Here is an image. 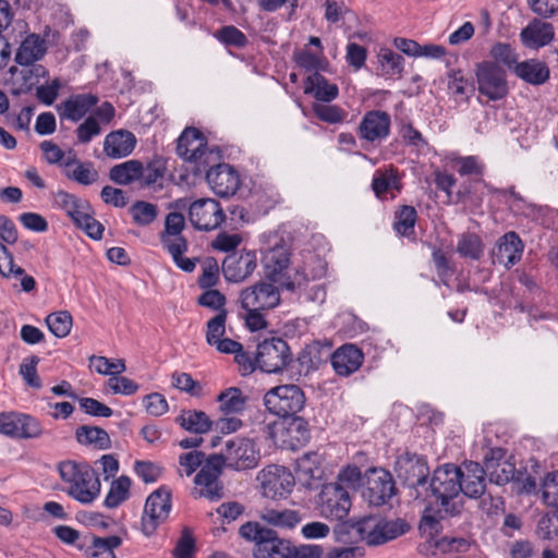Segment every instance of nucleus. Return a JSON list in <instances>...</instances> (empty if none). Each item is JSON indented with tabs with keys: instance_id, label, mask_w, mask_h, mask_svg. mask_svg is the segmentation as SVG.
Segmentation results:
<instances>
[{
	"instance_id": "obj_8",
	"label": "nucleus",
	"mask_w": 558,
	"mask_h": 558,
	"mask_svg": "<svg viewBox=\"0 0 558 558\" xmlns=\"http://www.w3.org/2000/svg\"><path fill=\"white\" fill-rule=\"evenodd\" d=\"M209 458L218 459L220 470L225 465L234 471H246L258 465L260 456L259 449L252 439L234 437L226 441L219 454H211Z\"/></svg>"
},
{
	"instance_id": "obj_60",
	"label": "nucleus",
	"mask_w": 558,
	"mask_h": 558,
	"mask_svg": "<svg viewBox=\"0 0 558 558\" xmlns=\"http://www.w3.org/2000/svg\"><path fill=\"white\" fill-rule=\"evenodd\" d=\"M460 175H482L484 165L476 156L458 157L453 160Z\"/></svg>"
},
{
	"instance_id": "obj_41",
	"label": "nucleus",
	"mask_w": 558,
	"mask_h": 558,
	"mask_svg": "<svg viewBox=\"0 0 558 558\" xmlns=\"http://www.w3.org/2000/svg\"><path fill=\"white\" fill-rule=\"evenodd\" d=\"M372 187L377 197H383L389 190H400V178L397 170L393 167L377 170L373 178Z\"/></svg>"
},
{
	"instance_id": "obj_36",
	"label": "nucleus",
	"mask_w": 558,
	"mask_h": 558,
	"mask_svg": "<svg viewBox=\"0 0 558 558\" xmlns=\"http://www.w3.org/2000/svg\"><path fill=\"white\" fill-rule=\"evenodd\" d=\"M75 437L81 445L92 446L98 450H106L111 447L109 434L98 426H78L75 432Z\"/></svg>"
},
{
	"instance_id": "obj_38",
	"label": "nucleus",
	"mask_w": 558,
	"mask_h": 558,
	"mask_svg": "<svg viewBox=\"0 0 558 558\" xmlns=\"http://www.w3.org/2000/svg\"><path fill=\"white\" fill-rule=\"evenodd\" d=\"M142 161L131 159L122 163L113 166L109 171L111 181L119 185H130L134 182L140 183L142 174Z\"/></svg>"
},
{
	"instance_id": "obj_1",
	"label": "nucleus",
	"mask_w": 558,
	"mask_h": 558,
	"mask_svg": "<svg viewBox=\"0 0 558 558\" xmlns=\"http://www.w3.org/2000/svg\"><path fill=\"white\" fill-rule=\"evenodd\" d=\"M239 533L246 541L254 542L255 558H320L323 549L318 545H294L290 539L258 522L244 523Z\"/></svg>"
},
{
	"instance_id": "obj_17",
	"label": "nucleus",
	"mask_w": 558,
	"mask_h": 558,
	"mask_svg": "<svg viewBox=\"0 0 558 558\" xmlns=\"http://www.w3.org/2000/svg\"><path fill=\"white\" fill-rule=\"evenodd\" d=\"M189 219L195 229L208 232L218 229L226 220V215L218 201L199 198L190 205Z\"/></svg>"
},
{
	"instance_id": "obj_10",
	"label": "nucleus",
	"mask_w": 558,
	"mask_h": 558,
	"mask_svg": "<svg viewBox=\"0 0 558 558\" xmlns=\"http://www.w3.org/2000/svg\"><path fill=\"white\" fill-rule=\"evenodd\" d=\"M264 404L269 412L281 417H290L304 408L305 396L296 385H281L266 392Z\"/></svg>"
},
{
	"instance_id": "obj_46",
	"label": "nucleus",
	"mask_w": 558,
	"mask_h": 558,
	"mask_svg": "<svg viewBox=\"0 0 558 558\" xmlns=\"http://www.w3.org/2000/svg\"><path fill=\"white\" fill-rule=\"evenodd\" d=\"M296 471L305 481L317 480L322 476L320 457L316 452L305 453L298 460Z\"/></svg>"
},
{
	"instance_id": "obj_20",
	"label": "nucleus",
	"mask_w": 558,
	"mask_h": 558,
	"mask_svg": "<svg viewBox=\"0 0 558 558\" xmlns=\"http://www.w3.org/2000/svg\"><path fill=\"white\" fill-rule=\"evenodd\" d=\"M390 126L391 119L386 111L371 110L363 116L357 133L368 143H380L389 136Z\"/></svg>"
},
{
	"instance_id": "obj_19",
	"label": "nucleus",
	"mask_w": 558,
	"mask_h": 558,
	"mask_svg": "<svg viewBox=\"0 0 558 558\" xmlns=\"http://www.w3.org/2000/svg\"><path fill=\"white\" fill-rule=\"evenodd\" d=\"M43 428L33 416L20 412L0 413V434L10 438L28 439L40 436Z\"/></svg>"
},
{
	"instance_id": "obj_56",
	"label": "nucleus",
	"mask_w": 558,
	"mask_h": 558,
	"mask_svg": "<svg viewBox=\"0 0 558 558\" xmlns=\"http://www.w3.org/2000/svg\"><path fill=\"white\" fill-rule=\"evenodd\" d=\"M490 56L496 62L502 63L512 71L514 70V65L519 63L517 52L506 43L495 44L490 49Z\"/></svg>"
},
{
	"instance_id": "obj_25",
	"label": "nucleus",
	"mask_w": 558,
	"mask_h": 558,
	"mask_svg": "<svg viewBox=\"0 0 558 558\" xmlns=\"http://www.w3.org/2000/svg\"><path fill=\"white\" fill-rule=\"evenodd\" d=\"M277 434L282 445L292 450L306 445L311 439L308 423L296 415L288 417Z\"/></svg>"
},
{
	"instance_id": "obj_12",
	"label": "nucleus",
	"mask_w": 558,
	"mask_h": 558,
	"mask_svg": "<svg viewBox=\"0 0 558 558\" xmlns=\"http://www.w3.org/2000/svg\"><path fill=\"white\" fill-rule=\"evenodd\" d=\"M257 366L265 373H280L292 361L289 344L280 337L266 338L257 344Z\"/></svg>"
},
{
	"instance_id": "obj_23",
	"label": "nucleus",
	"mask_w": 558,
	"mask_h": 558,
	"mask_svg": "<svg viewBox=\"0 0 558 558\" xmlns=\"http://www.w3.org/2000/svg\"><path fill=\"white\" fill-rule=\"evenodd\" d=\"M257 267L254 252L232 253L222 262V272L230 282H241L250 277Z\"/></svg>"
},
{
	"instance_id": "obj_39",
	"label": "nucleus",
	"mask_w": 558,
	"mask_h": 558,
	"mask_svg": "<svg viewBox=\"0 0 558 558\" xmlns=\"http://www.w3.org/2000/svg\"><path fill=\"white\" fill-rule=\"evenodd\" d=\"M121 544L122 539L117 535L108 537L92 535L90 544L87 546L85 554L88 558H116L113 549Z\"/></svg>"
},
{
	"instance_id": "obj_32",
	"label": "nucleus",
	"mask_w": 558,
	"mask_h": 558,
	"mask_svg": "<svg viewBox=\"0 0 558 558\" xmlns=\"http://www.w3.org/2000/svg\"><path fill=\"white\" fill-rule=\"evenodd\" d=\"M136 138L130 131L119 130L109 133L104 142L105 154L113 159L129 156L135 148Z\"/></svg>"
},
{
	"instance_id": "obj_37",
	"label": "nucleus",
	"mask_w": 558,
	"mask_h": 558,
	"mask_svg": "<svg viewBox=\"0 0 558 558\" xmlns=\"http://www.w3.org/2000/svg\"><path fill=\"white\" fill-rule=\"evenodd\" d=\"M177 423L194 434H205L211 429L214 424L205 412L197 410H182L177 417Z\"/></svg>"
},
{
	"instance_id": "obj_13",
	"label": "nucleus",
	"mask_w": 558,
	"mask_h": 558,
	"mask_svg": "<svg viewBox=\"0 0 558 558\" xmlns=\"http://www.w3.org/2000/svg\"><path fill=\"white\" fill-rule=\"evenodd\" d=\"M363 485L362 496L372 506L386 505L397 494L391 473L381 468L368 469Z\"/></svg>"
},
{
	"instance_id": "obj_24",
	"label": "nucleus",
	"mask_w": 558,
	"mask_h": 558,
	"mask_svg": "<svg viewBox=\"0 0 558 558\" xmlns=\"http://www.w3.org/2000/svg\"><path fill=\"white\" fill-rule=\"evenodd\" d=\"M364 354L356 345L348 343L338 348L330 356L335 373L348 377L355 373L363 364Z\"/></svg>"
},
{
	"instance_id": "obj_28",
	"label": "nucleus",
	"mask_w": 558,
	"mask_h": 558,
	"mask_svg": "<svg viewBox=\"0 0 558 558\" xmlns=\"http://www.w3.org/2000/svg\"><path fill=\"white\" fill-rule=\"evenodd\" d=\"M523 242L514 231L505 233L497 242L494 257L506 268H511L520 262L523 253Z\"/></svg>"
},
{
	"instance_id": "obj_30",
	"label": "nucleus",
	"mask_w": 558,
	"mask_h": 558,
	"mask_svg": "<svg viewBox=\"0 0 558 558\" xmlns=\"http://www.w3.org/2000/svg\"><path fill=\"white\" fill-rule=\"evenodd\" d=\"M399 477L403 478L409 487L424 485L429 472L426 460L422 457L413 456L398 462Z\"/></svg>"
},
{
	"instance_id": "obj_33",
	"label": "nucleus",
	"mask_w": 558,
	"mask_h": 558,
	"mask_svg": "<svg viewBox=\"0 0 558 558\" xmlns=\"http://www.w3.org/2000/svg\"><path fill=\"white\" fill-rule=\"evenodd\" d=\"M304 93L311 94L318 101L330 102L339 95V88L318 72L308 75L304 82Z\"/></svg>"
},
{
	"instance_id": "obj_5",
	"label": "nucleus",
	"mask_w": 558,
	"mask_h": 558,
	"mask_svg": "<svg viewBox=\"0 0 558 558\" xmlns=\"http://www.w3.org/2000/svg\"><path fill=\"white\" fill-rule=\"evenodd\" d=\"M57 207L64 210L73 223L84 230V232L94 240L102 238L104 226L94 218V211L90 204L74 194L65 191H58L53 196Z\"/></svg>"
},
{
	"instance_id": "obj_49",
	"label": "nucleus",
	"mask_w": 558,
	"mask_h": 558,
	"mask_svg": "<svg viewBox=\"0 0 558 558\" xmlns=\"http://www.w3.org/2000/svg\"><path fill=\"white\" fill-rule=\"evenodd\" d=\"M416 218L417 214L414 207L402 206L400 210L396 213L395 230L403 236L412 234L414 232Z\"/></svg>"
},
{
	"instance_id": "obj_40",
	"label": "nucleus",
	"mask_w": 558,
	"mask_h": 558,
	"mask_svg": "<svg viewBox=\"0 0 558 558\" xmlns=\"http://www.w3.org/2000/svg\"><path fill=\"white\" fill-rule=\"evenodd\" d=\"M219 410L226 414H239L245 410L247 397L236 387H230L217 397Z\"/></svg>"
},
{
	"instance_id": "obj_48",
	"label": "nucleus",
	"mask_w": 558,
	"mask_h": 558,
	"mask_svg": "<svg viewBox=\"0 0 558 558\" xmlns=\"http://www.w3.org/2000/svg\"><path fill=\"white\" fill-rule=\"evenodd\" d=\"M49 330L58 338L66 337L72 328V316L68 311L49 314L46 317Z\"/></svg>"
},
{
	"instance_id": "obj_59",
	"label": "nucleus",
	"mask_w": 558,
	"mask_h": 558,
	"mask_svg": "<svg viewBox=\"0 0 558 558\" xmlns=\"http://www.w3.org/2000/svg\"><path fill=\"white\" fill-rule=\"evenodd\" d=\"M195 553V539L189 527H184L173 549L174 558H193Z\"/></svg>"
},
{
	"instance_id": "obj_47",
	"label": "nucleus",
	"mask_w": 558,
	"mask_h": 558,
	"mask_svg": "<svg viewBox=\"0 0 558 558\" xmlns=\"http://www.w3.org/2000/svg\"><path fill=\"white\" fill-rule=\"evenodd\" d=\"M378 61L387 76L400 75L403 71V57L391 49L381 48L378 53Z\"/></svg>"
},
{
	"instance_id": "obj_43",
	"label": "nucleus",
	"mask_w": 558,
	"mask_h": 558,
	"mask_svg": "<svg viewBox=\"0 0 558 558\" xmlns=\"http://www.w3.org/2000/svg\"><path fill=\"white\" fill-rule=\"evenodd\" d=\"M457 252L461 257L477 260L484 253L483 241L476 233H463L458 241Z\"/></svg>"
},
{
	"instance_id": "obj_31",
	"label": "nucleus",
	"mask_w": 558,
	"mask_h": 558,
	"mask_svg": "<svg viewBox=\"0 0 558 558\" xmlns=\"http://www.w3.org/2000/svg\"><path fill=\"white\" fill-rule=\"evenodd\" d=\"M94 94L72 95L59 106V114L63 119L78 121L98 102Z\"/></svg>"
},
{
	"instance_id": "obj_18",
	"label": "nucleus",
	"mask_w": 558,
	"mask_h": 558,
	"mask_svg": "<svg viewBox=\"0 0 558 558\" xmlns=\"http://www.w3.org/2000/svg\"><path fill=\"white\" fill-rule=\"evenodd\" d=\"M240 303L245 311H269L280 303V292L274 282L259 281L242 290Z\"/></svg>"
},
{
	"instance_id": "obj_27",
	"label": "nucleus",
	"mask_w": 558,
	"mask_h": 558,
	"mask_svg": "<svg viewBox=\"0 0 558 558\" xmlns=\"http://www.w3.org/2000/svg\"><path fill=\"white\" fill-rule=\"evenodd\" d=\"M461 493L470 498H478L485 493L486 488V471L477 462H466L461 469Z\"/></svg>"
},
{
	"instance_id": "obj_21",
	"label": "nucleus",
	"mask_w": 558,
	"mask_h": 558,
	"mask_svg": "<svg viewBox=\"0 0 558 558\" xmlns=\"http://www.w3.org/2000/svg\"><path fill=\"white\" fill-rule=\"evenodd\" d=\"M221 470L217 458H208L194 478L199 487L198 496L209 500H218L222 497L223 487L219 482Z\"/></svg>"
},
{
	"instance_id": "obj_53",
	"label": "nucleus",
	"mask_w": 558,
	"mask_h": 558,
	"mask_svg": "<svg viewBox=\"0 0 558 558\" xmlns=\"http://www.w3.org/2000/svg\"><path fill=\"white\" fill-rule=\"evenodd\" d=\"M215 37L226 46L243 48L248 40L246 35L233 25L222 26L217 31Z\"/></svg>"
},
{
	"instance_id": "obj_64",
	"label": "nucleus",
	"mask_w": 558,
	"mask_h": 558,
	"mask_svg": "<svg viewBox=\"0 0 558 558\" xmlns=\"http://www.w3.org/2000/svg\"><path fill=\"white\" fill-rule=\"evenodd\" d=\"M533 13L549 19L558 14V0H526Z\"/></svg>"
},
{
	"instance_id": "obj_51",
	"label": "nucleus",
	"mask_w": 558,
	"mask_h": 558,
	"mask_svg": "<svg viewBox=\"0 0 558 558\" xmlns=\"http://www.w3.org/2000/svg\"><path fill=\"white\" fill-rule=\"evenodd\" d=\"M314 114L322 121L336 124L347 118V112L336 105L316 102L312 107Z\"/></svg>"
},
{
	"instance_id": "obj_6",
	"label": "nucleus",
	"mask_w": 558,
	"mask_h": 558,
	"mask_svg": "<svg viewBox=\"0 0 558 558\" xmlns=\"http://www.w3.org/2000/svg\"><path fill=\"white\" fill-rule=\"evenodd\" d=\"M461 468L454 464H445L437 468L430 480L432 495L440 502L442 510L450 514L456 515L460 512L456 502H451L460 493L461 485Z\"/></svg>"
},
{
	"instance_id": "obj_57",
	"label": "nucleus",
	"mask_w": 558,
	"mask_h": 558,
	"mask_svg": "<svg viewBox=\"0 0 558 558\" xmlns=\"http://www.w3.org/2000/svg\"><path fill=\"white\" fill-rule=\"evenodd\" d=\"M542 499L547 506L558 508V471L548 473L544 478Z\"/></svg>"
},
{
	"instance_id": "obj_11",
	"label": "nucleus",
	"mask_w": 558,
	"mask_h": 558,
	"mask_svg": "<svg viewBox=\"0 0 558 558\" xmlns=\"http://www.w3.org/2000/svg\"><path fill=\"white\" fill-rule=\"evenodd\" d=\"M475 76L480 96L489 101L504 99L508 93L506 71L496 62L483 61L476 65Z\"/></svg>"
},
{
	"instance_id": "obj_3",
	"label": "nucleus",
	"mask_w": 558,
	"mask_h": 558,
	"mask_svg": "<svg viewBox=\"0 0 558 558\" xmlns=\"http://www.w3.org/2000/svg\"><path fill=\"white\" fill-rule=\"evenodd\" d=\"M60 477L66 484V493L81 504H92L100 494V480L87 463L73 460L62 461L58 465Z\"/></svg>"
},
{
	"instance_id": "obj_26",
	"label": "nucleus",
	"mask_w": 558,
	"mask_h": 558,
	"mask_svg": "<svg viewBox=\"0 0 558 558\" xmlns=\"http://www.w3.org/2000/svg\"><path fill=\"white\" fill-rule=\"evenodd\" d=\"M554 38V25L541 19H533L520 32L521 43L529 49H539L545 47L549 45Z\"/></svg>"
},
{
	"instance_id": "obj_44",
	"label": "nucleus",
	"mask_w": 558,
	"mask_h": 558,
	"mask_svg": "<svg viewBox=\"0 0 558 558\" xmlns=\"http://www.w3.org/2000/svg\"><path fill=\"white\" fill-rule=\"evenodd\" d=\"M26 66L20 72L22 83L19 87L12 89L13 95L28 93L39 82V78L48 74V71L41 64L32 63Z\"/></svg>"
},
{
	"instance_id": "obj_35",
	"label": "nucleus",
	"mask_w": 558,
	"mask_h": 558,
	"mask_svg": "<svg viewBox=\"0 0 558 558\" xmlns=\"http://www.w3.org/2000/svg\"><path fill=\"white\" fill-rule=\"evenodd\" d=\"M46 52L45 43L38 35L27 36L19 47L15 61L21 65H29L41 59Z\"/></svg>"
},
{
	"instance_id": "obj_14",
	"label": "nucleus",
	"mask_w": 558,
	"mask_h": 558,
	"mask_svg": "<svg viewBox=\"0 0 558 558\" xmlns=\"http://www.w3.org/2000/svg\"><path fill=\"white\" fill-rule=\"evenodd\" d=\"M351 508L349 492L338 482L325 484L317 497V509L329 520H343Z\"/></svg>"
},
{
	"instance_id": "obj_16",
	"label": "nucleus",
	"mask_w": 558,
	"mask_h": 558,
	"mask_svg": "<svg viewBox=\"0 0 558 558\" xmlns=\"http://www.w3.org/2000/svg\"><path fill=\"white\" fill-rule=\"evenodd\" d=\"M171 510L170 490L161 487L151 493L146 499L142 517V532L151 536L157 527L163 523Z\"/></svg>"
},
{
	"instance_id": "obj_2",
	"label": "nucleus",
	"mask_w": 558,
	"mask_h": 558,
	"mask_svg": "<svg viewBox=\"0 0 558 558\" xmlns=\"http://www.w3.org/2000/svg\"><path fill=\"white\" fill-rule=\"evenodd\" d=\"M262 263L266 278L287 291H301L310 281V277L304 270L296 269L293 277L287 274L286 270L290 264V248L278 235H274L272 243L264 248Z\"/></svg>"
},
{
	"instance_id": "obj_42",
	"label": "nucleus",
	"mask_w": 558,
	"mask_h": 558,
	"mask_svg": "<svg viewBox=\"0 0 558 558\" xmlns=\"http://www.w3.org/2000/svg\"><path fill=\"white\" fill-rule=\"evenodd\" d=\"M131 480L126 475L112 481L110 489L105 498L104 505L107 508H117L130 496Z\"/></svg>"
},
{
	"instance_id": "obj_61",
	"label": "nucleus",
	"mask_w": 558,
	"mask_h": 558,
	"mask_svg": "<svg viewBox=\"0 0 558 558\" xmlns=\"http://www.w3.org/2000/svg\"><path fill=\"white\" fill-rule=\"evenodd\" d=\"M108 387L113 393H121L125 396L134 395L138 390V385L124 376H112L107 381Z\"/></svg>"
},
{
	"instance_id": "obj_54",
	"label": "nucleus",
	"mask_w": 558,
	"mask_h": 558,
	"mask_svg": "<svg viewBox=\"0 0 558 558\" xmlns=\"http://www.w3.org/2000/svg\"><path fill=\"white\" fill-rule=\"evenodd\" d=\"M227 311L222 310L206 324V342L214 345L226 332Z\"/></svg>"
},
{
	"instance_id": "obj_15",
	"label": "nucleus",
	"mask_w": 558,
	"mask_h": 558,
	"mask_svg": "<svg viewBox=\"0 0 558 558\" xmlns=\"http://www.w3.org/2000/svg\"><path fill=\"white\" fill-rule=\"evenodd\" d=\"M262 495L270 499L286 498L294 486L292 473L284 466L271 464L257 474Z\"/></svg>"
},
{
	"instance_id": "obj_45",
	"label": "nucleus",
	"mask_w": 558,
	"mask_h": 558,
	"mask_svg": "<svg viewBox=\"0 0 558 558\" xmlns=\"http://www.w3.org/2000/svg\"><path fill=\"white\" fill-rule=\"evenodd\" d=\"M142 174L140 179L141 187H151L161 180L166 172V166L161 158H154L145 166L142 162Z\"/></svg>"
},
{
	"instance_id": "obj_58",
	"label": "nucleus",
	"mask_w": 558,
	"mask_h": 558,
	"mask_svg": "<svg viewBox=\"0 0 558 558\" xmlns=\"http://www.w3.org/2000/svg\"><path fill=\"white\" fill-rule=\"evenodd\" d=\"M488 473L489 481L497 484L502 485L512 480H514L515 468L512 463L507 461H502L501 463H496L494 469L485 470Z\"/></svg>"
},
{
	"instance_id": "obj_55",
	"label": "nucleus",
	"mask_w": 558,
	"mask_h": 558,
	"mask_svg": "<svg viewBox=\"0 0 558 558\" xmlns=\"http://www.w3.org/2000/svg\"><path fill=\"white\" fill-rule=\"evenodd\" d=\"M66 175L82 185H90L98 179V172L94 169L92 162L77 161L75 168Z\"/></svg>"
},
{
	"instance_id": "obj_22",
	"label": "nucleus",
	"mask_w": 558,
	"mask_h": 558,
	"mask_svg": "<svg viewBox=\"0 0 558 558\" xmlns=\"http://www.w3.org/2000/svg\"><path fill=\"white\" fill-rule=\"evenodd\" d=\"M206 180L213 192L221 197L235 194L241 183L238 172L227 163L211 167L206 172Z\"/></svg>"
},
{
	"instance_id": "obj_4",
	"label": "nucleus",
	"mask_w": 558,
	"mask_h": 558,
	"mask_svg": "<svg viewBox=\"0 0 558 558\" xmlns=\"http://www.w3.org/2000/svg\"><path fill=\"white\" fill-rule=\"evenodd\" d=\"M185 228V217L178 211L169 213L165 220V230L160 234L163 248L171 255L174 264L186 272H192L198 258L183 257L187 251V240L181 234Z\"/></svg>"
},
{
	"instance_id": "obj_9",
	"label": "nucleus",
	"mask_w": 558,
	"mask_h": 558,
	"mask_svg": "<svg viewBox=\"0 0 558 558\" xmlns=\"http://www.w3.org/2000/svg\"><path fill=\"white\" fill-rule=\"evenodd\" d=\"M177 154L197 170L206 169L214 159V149L208 148L205 135L196 128H186L177 141Z\"/></svg>"
},
{
	"instance_id": "obj_7",
	"label": "nucleus",
	"mask_w": 558,
	"mask_h": 558,
	"mask_svg": "<svg viewBox=\"0 0 558 558\" xmlns=\"http://www.w3.org/2000/svg\"><path fill=\"white\" fill-rule=\"evenodd\" d=\"M352 527L367 545L377 546L405 534L410 525L402 519L387 521L369 515L355 521Z\"/></svg>"
},
{
	"instance_id": "obj_29",
	"label": "nucleus",
	"mask_w": 558,
	"mask_h": 558,
	"mask_svg": "<svg viewBox=\"0 0 558 558\" xmlns=\"http://www.w3.org/2000/svg\"><path fill=\"white\" fill-rule=\"evenodd\" d=\"M513 73L517 77L533 86H541L547 83L550 77L548 64L536 58L519 62L514 65Z\"/></svg>"
},
{
	"instance_id": "obj_63",
	"label": "nucleus",
	"mask_w": 558,
	"mask_h": 558,
	"mask_svg": "<svg viewBox=\"0 0 558 558\" xmlns=\"http://www.w3.org/2000/svg\"><path fill=\"white\" fill-rule=\"evenodd\" d=\"M134 471L145 483H154L161 475V468L150 461H135Z\"/></svg>"
},
{
	"instance_id": "obj_52",
	"label": "nucleus",
	"mask_w": 558,
	"mask_h": 558,
	"mask_svg": "<svg viewBox=\"0 0 558 558\" xmlns=\"http://www.w3.org/2000/svg\"><path fill=\"white\" fill-rule=\"evenodd\" d=\"M130 211L134 222L140 226H148L157 217V206L144 201L135 202L131 206Z\"/></svg>"
},
{
	"instance_id": "obj_62",
	"label": "nucleus",
	"mask_w": 558,
	"mask_h": 558,
	"mask_svg": "<svg viewBox=\"0 0 558 558\" xmlns=\"http://www.w3.org/2000/svg\"><path fill=\"white\" fill-rule=\"evenodd\" d=\"M219 278V267L214 258H209L203 266V272L198 278V286L203 289H209L217 284Z\"/></svg>"
},
{
	"instance_id": "obj_50",
	"label": "nucleus",
	"mask_w": 558,
	"mask_h": 558,
	"mask_svg": "<svg viewBox=\"0 0 558 558\" xmlns=\"http://www.w3.org/2000/svg\"><path fill=\"white\" fill-rule=\"evenodd\" d=\"M89 362L90 366H93L98 374L110 375V377L117 376L126 369L125 362L122 359L112 362L106 356L93 355Z\"/></svg>"
},
{
	"instance_id": "obj_34",
	"label": "nucleus",
	"mask_w": 558,
	"mask_h": 558,
	"mask_svg": "<svg viewBox=\"0 0 558 558\" xmlns=\"http://www.w3.org/2000/svg\"><path fill=\"white\" fill-rule=\"evenodd\" d=\"M260 519L271 526L287 530L295 527L302 521V517L299 511L276 508L263 509L260 512Z\"/></svg>"
}]
</instances>
